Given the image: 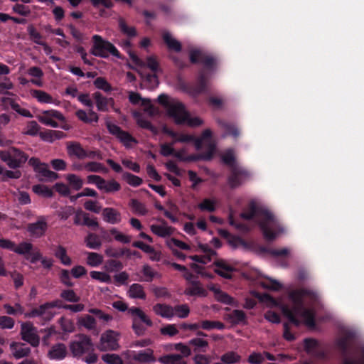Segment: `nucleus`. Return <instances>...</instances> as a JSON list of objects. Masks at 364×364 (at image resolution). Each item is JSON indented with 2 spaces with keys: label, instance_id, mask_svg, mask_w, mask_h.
Wrapping results in <instances>:
<instances>
[{
  "label": "nucleus",
  "instance_id": "nucleus-1",
  "mask_svg": "<svg viewBox=\"0 0 364 364\" xmlns=\"http://www.w3.org/2000/svg\"><path fill=\"white\" fill-rule=\"evenodd\" d=\"M240 217L247 220L257 218L263 237L268 242L276 239L277 236L276 230H282L279 222L274 214L267 209L257 205L254 201L248 204L246 210L241 213Z\"/></svg>",
  "mask_w": 364,
  "mask_h": 364
},
{
  "label": "nucleus",
  "instance_id": "nucleus-2",
  "mask_svg": "<svg viewBox=\"0 0 364 364\" xmlns=\"http://www.w3.org/2000/svg\"><path fill=\"white\" fill-rule=\"evenodd\" d=\"M158 102L166 109L168 116L173 118L177 124L186 123L191 127H196L203 124L200 117H191L184 105L176 99H171L167 95L161 94L158 97Z\"/></svg>",
  "mask_w": 364,
  "mask_h": 364
},
{
  "label": "nucleus",
  "instance_id": "nucleus-3",
  "mask_svg": "<svg viewBox=\"0 0 364 364\" xmlns=\"http://www.w3.org/2000/svg\"><path fill=\"white\" fill-rule=\"evenodd\" d=\"M306 296L314 299L316 294L314 291L307 289L293 290L289 294V298L293 304L292 306L289 307L284 305L282 308L284 316L296 327H299L301 324V321L296 317V314L305 306L304 299Z\"/></svg>",
  "mask_w": 364,
  "mask_h": 364
},
{
  "label": "nucleus",
  "instance_id": "nucleus-4",
  "mask_svg": "<svg viewBox=\"0 0 364 364\" xmlns=\"http://www.w3.org/2000/svg\"><path fill=\"white\" fill-rule=\"evenodd\" d=\"M77 339L71 341L70 350L73 357L82 358L87 364H95L98 360V355L95 353V346L91 338L85 334H78Z\"/></svg>",
  "mask_w": 364,
  "mask_h": 364
},
{
  "label": "nucleus",
  "instance_id": "nucleus-5",
  "mask_svg": "<svg viewBox=\"0 0 364 364\" xmlns=\"http://www.w3.org/2000/svg\"><path fill=\"white\" fill-rule=\"evenodd\" d=\"M355 337V333L351 331H346L343 333L342 337L336 341V346L343 357V364H364V346L359 347V360H356L350 358L349 356V343Z\"/></svg>",
  "mask_w": 364,
  "mask_h": 364
},
{
  "label": "nucleus",
  "instance_id": "nucleus-6",
  "mask_svg": "<svg viewBox=\"0 0 364 364\" xmlns=\"http://www.w3.org/2000/svg\"><path fill=\"white\" fill-rule=\"evenodd\" d=\"M189 60L192 64L200 63L203 66L201 71L209 74L215 72L218 66V58L200 49H191L188 53Z\"/></svg>",
  "mask_w": 364,
  "mask_h": 364
},
{
  "label": "nucleus",
  "instance_id": "nucleus-7",
  "mask_svg": "<svg viewBox=\"0 0 364 364\" xmlns=\"http://www.w3.org/2000/svg\"><path fill=\"white\" fill-rule=\"evenodd\" d=\"M0 159L12 169L21 168L28 159V155L16 147L0 151Z\"/></svg>",
  "mask_w": 364,
  "mask_h": 364
},
{
  "label": "nucleus",
  "instance_id": "nucleus-8",
  "mask_svg": "<svg viewBox=\"0 0 364 364\" xmlns=\"http://www.w3.org/2000/svg\"><path fill=\"white\" fill-rule=\"evenodd\" d=\"M92 42L91 53L93 55L106 58L109 56V54H111L114 57L122 58V55L117 48L110 42L105 41L100 36L94 35Z\"/></svg>",
  "mask_w": 364,
  "mask_h": 364
},
{
  "label": "nucleus",
  "instance_id": "nucleus-9",
  "mask_svg": "<svg viewBox=\"0 0 364 364\" xmlns=\"http://www.w3.org/2000/svg\"><path fill=\"white\" fill-rule=\"evenodd\" d=\"M120 334L113 330H107L102 333L99 348L102 351L117 350L119 348Z\"/></svg>",
  "mask_w": 364,
  "mask_h": 364
},
{
  "label": "nucleus",
  "instance_id": "nucleus-10",
  "mask_svg": "<svg viewBox=\"0 0 364 364\" xmlns=\"http://www.w3.org/2000/svg\"><path fill=\"white\" fill-rule=\"evenodd\" d=\"M208 74L203 71H200L195 84H185L183 90L191 95L196 97L207 90Z\"/></svg>",
  "mask_w": 364,
  "mask_h": 364
},
{
  "label": "nucleus",
  "instance_id": "nucleus-11",
  "mask_svg": "<svg viewBox=\"0 0 364 364\" xmlns=\"http://www.w3.org/2000/svg\"><path fill=\"white\" fill-rule=\"evenodd\" d=\"M250 178V173L240 167H232L228 178V183L232 189L243 184Z\"/></svg>",
  "mask_w": 364,
  "mask_h": 364
},
{
  "label": "nucleus",
  "instance_id": "nucleus-12",
  "mask_svg": "<svg viewBox=\"0 0 364 364\" xmlns=\"http://www.w3.org/2000/svg\"><path fill=\"white\" fill-rule=\"evenodd\" d=\"M60 301L59 300L46 302L40 305L38 308H34L31 311L25 313V317L34 318L45 316L44 319L46 321H50L53 318V314L51 312L48 311V310L55 307H60Z\"/></svg>",
  "mask_w": 364,
  "mask_h": 364
},
{
  "label": "nucleus",
  "instance_id": "nucleus-13",
  "mask_svg": "<svg viewBox=\"0 0 364 364\" xmlns=\"http://www.w3.org/2000/svg\"><path fill=\"white\" fill-rule=\"evenodd\" d=\"M21 338L31 344L33 347H37L40 343V338L37 334L36 328L31 322L23 323L21 326Z\"/></svg>",
  "mask_w": 364,
  "mask_h": 364
},
{
  "label": "nucleus",
  "instance_id": "nucleus-14",
  "mask_svg": "<svg viewBox=\"0 0 364 364\" xmlns=\"http://www.w3.org/2000/svg\"><path fill=\"white\" fill-rule=\"evenodd\" d=\"M107 128L109 132L115 136L126 147H129L131 143H137V140L134 136L115 124L107 122Z\"/></svg>",
  "mask_w": 364,
  "mask_h": 364
},
{
  "label": "nucleus",
  "instance_id": "nucleus-15",
  "mask_svg": "<svg viewBox=\"0 0 364 364\" xmlns=\"http://www.w3.org/2000/svg\"><path fill=\"white\" fill-rule=\"evenodd\" d=\"M55 119L63 120L64 117L60 112L54 109L44 111L38 117L42 124L56 128L58 127V123L55 121Z\"/></svg>",
  "mask_w": 364,
  "mask_h": 364
},
{
  "label": "nucleus",
  "instance_id": "nucleus-16",
  "mask_svg": "<svg viewBox=\"0 0 364 364\" xmlns=\"http://www.w3.org/2000/svg\"><path fill=\"white\" fill-rule=\"evenodd\" d=\"M213 264L216 267L214 272L218 275L227 279L232 278V272L235 271V268L228 264L225 260H215Z\"/></svg>",
  "mask_w": 364,
  "mask_h": 364
},
{
  "label": "nucleus",
  "instance_id": "nucleus-17",
  "mask_svg": "<svg viewBox=\"0 0 364 364\" xmlns=\"http://www.w3.org/2000/svg\"><path fill=\"white\" fill-rule=\"evenodd\" d=\"M162 225H151L150 228L151 232L156 235L161 237H166L173 235L175 228L167 225V222L161 219L160 220Z\"/></svg>",
  "mask_w": 364,
  "mask_h": 364
},
{
  "label": "nucleus",
  "instance_id": "nucleus-18",
  "mask_svg": "<svg viewBox=\"0 0 364 364\" xmlns=\"http://www.w3.org/2000/svg\"><path fill=\"white\" fill-rule=\"evenodd\" d=\"M67 354L66 346L64 343H58L50 348L48 353V357L50 360H60L64 359Z\"/></svg>",
  "mask_w": 364,
  "mask_h": 364
},
{
  "label": "nucleus",
  "instance_id": "nucleus-19",
  "mask_svg": "<svg viewBox=\"0 0 364 364\" xmlns=\"http://www.w3.org/2000/svg\"><path fill=\"white\" fill-rule=\"evenodd\" d=\"M92 97L95 100L97 110L100 112H107L109 105L114 104V100L112 97L107 98L100 92H95L92 94Z\"/></svg>",
  "mask_w": 364,
  "mask_h": 364
},
{
  "label": "nucleus",
  "instance_id": "nucleus-20",
  "mask_svg": "<svg viewBox=\"0 0 364 364\" xmlns=\"http://www.w3.org/2000/svg\"><path fill=\"white\" fill-rule=\"evenodd\" d=\"M48 228L47 223L45 220H38L36 223H30L28 225V231L34 237H42Z\"/></svg>",
  "mask_w": 364,
  "mask_h": 364
},
{
  "label": "nucleus",
  "instance_id": "nucleus-21",
  "mask_svg": "<svg viewBox=\"0 0 364 364\" xmlns=\"http://www.w3.org/2000/svg\"><path fill=\"white\" fill-rule=\"evenodd\" d=\"M67 152L70 156H75L79 159L86 158V150L77 141H68L67 143Z\"/></svg>",
  "mask_w": 364,
  "mask_h": 364
},
{
  "label": "nucleus",
  "instance_id": "nucleus-22",
  "mask_svg": "<svg viewBox=\"0 0 364 364\" xmlns=\"http://www.w3.org/2000/svg\"><path fill=\"white\" fill-rule=\"evenodd\" d=\"M154 312L163 318H171L174 316L173 308L166 304H156L153 306Z\"/></svg>",
  "mask_w": 364,
  "mask_h": 364
},
{
  "label": "nucleus",
  "instance_id": "nucleus-23",
  "mask_svg": "<svg viewBox=\"0 0 364 364\" xmlns=\"http://www.w3.org/2000/svg\"><path fill=\"white\" fill-rule=\"evenodd\" d=\"M215 145L210 144L208 150L205 153L190 154L185 158L186 161H210L213 156Z\"/></svg>",
  "mask_w": 364,
  "mask_h": 364
},
{
  "label": "nucleus",
  "instance_id": "nucleus-24",
  "mask_svg": "<svg viewBox=\"0 0 364 364\" xmlns=\"http://www.w3.org/2000/svg\"><path fill=\"white\" fill-rule=\"evenodd\" d=\"M10 347L13 351L14 356L16 359L28 356L31 353V348L24 343L13 342Z\"/></svg>",
  "mask_w": 364,
  "mask_h": 364
},
{
  "label": "nucleus",
  "instance_id": "nucleus-25",
  "mask_svg": "<svg viewBox=\"0 0 364 364\" xmlns=\"http://www.w3.org/2000/svg\"><path fill=\"white\" fill-rule=\"evenodd\" d=\"M300 316L304 318V323L310 328H314L316 326L315 314L312 309H307L305 306L301 309L296 316Z\"/></svg>",
  "mask_w": 364,
  "mask_h": 364
},
{
  "label": "nucleus",
  "instance_id": "nucleus-26",
  "mask_svg": "<svg viewBox=\"0 0 364 364\" xmlns=\"http://www.w3.org/2000/svg\"><path fill=\"white\" fill-rule=\"evenodd\" d=\"M41 139L45 141L53 142L56 139H63L66 136V134L59 130L48 129L45 132L39 133Z\"/></svg>",
  "mask_w": 364,
  "mask_h": 364
},
{
  "label": "nucleus",
  "instance_id": "nucleus-27",
  "mask_svg": "<svg viewBox=\"0 0 364 364\" xmlns=\"http://www.w3.org/2000/svg\"><path fill=\"white\" fill-rule=\"evenodd\" d=\"M162 38L165 44L166 45L167 48L171 50H173L175 52H181L182 50V45L181 43L177 41L176 39L173 38L171 33L168 31H165L162 34Z\"/></svg>",
  "mask_w": 364,
  "mask_h": 364
},
{
  "label": "nucleus",
  "instance_id": "nucleus-28",
  "mask_svg": "<svg viewBox=\"0 0 364 364\" xmlns=\"http://www.w3.org/2000/svg\"><path fill=\"white\" fill-rule=\"evenodd\" d=\"M217 123L218 125L223 128L225 133L223 135V137H225L227 136H232L234 138H237L240 135V131L237 127L234 124L227 122L223 119H217Z\"/></svg>",
  "mask_w": 364,
  "mask_h": 364
},
{
  "label": "nucleus",
  "instance_id": "nucleus-29",
  "mask_svg": "<svg viewBox=\"0 0 364 364\" xmlns=\"http://www.w3.org/2000/svg\"><path fill=\"white\" fill-rule=\"evenodd\" d=\"M102 215L104 220L110 224H117L121 220V215L119 212L112 208H104Z\"/></svg>",
  "mask_w": 364,
  "mask_h": 364
},
{
  "label": "nucleus",
  "instance_id": "nucleus-30",
  "mask_svg": "<svg viewBox=\"0 0 364 364\" xmlns=\"http://www.w3.org/2000/svg\"><path fill=\"white\" fill-rule=\"evenodd\" d=\"M184 294L188 296H206L207 291L201 287L199 281H191V287L186 288Z\"/></svg>",
  "mask_w": 364,
  "mask_h": 364
},
{
  "label": "nucleus",
  "instance_id": "nucleus-31",
  "mask_svg": "<svg viewBox=\"0 0 364 364\" xmlns=\"http://www.w3.org/2000/svg\"><path fill=\"white\" fill-rule=\"evenodd\" d=\"M133 358L141 363H151L156 360L153 350L149 348L134 353Z\"/></svg>",
  "mask_w": 364,
  "mask_h": 364
},
{
  "label": "nucleus",
  "instance_id": "nucleus-32",
  "mask_svg": "<svg viewBox=\"0 0 364 364\" xmlns=\"http://www.w3.org/2000/svg\"><path fill=\"white\" fill-rule=\"evenodd\" d=\"M105 252L107 257L113 258H119L124 255H126L127 257H131V251L128 248H115L109 246L106 248Z\"/></svg>",
  "mask_w": 364,
  "mask_h": 364
},
{
  "label": "nucleus",
  "instance_id": "nucleus-33",
  "mask_svg": "<svg viewBox=\"0 0 364 364\" xmlns=\"http://www.w3.org/2000/svg\"><path fill=\"white\" fill-rule=\"evenodd\" d=\"M54 255L63 265L70 266L72 264V259L68 255L66 248L60 245L55 247Z\"/></svg>",
  "mask_w": 364,
  "mask_h": 364
},
{
  "label": "nucleus",
  "instance_id": "nucleus-34",
  "mask_svg": "<svg viewBox=\"0 0 364 364\" xmlns=\"http://www.w3.org/2000/svg\"><path fill=\"white\" fill-rule=\"evenodd\" d=\"M129 313L131 314L134 318H137L139 322H142L148 326L153 325L152 321L144 314V312L139 308L132 307L129 309Z\"/></svg>",
  "mask_w": 364,
  "mask_h": 364
},
{
  "label": "nucleus",
  "instance_id": "nucleus-35",
  "mask_svg": "<svg viewBox=\"0 0 364 364\" xmlns=\"http://www.w3.org/2000/svg\"><path fill=\"white\" fill-rule=\"evenodd\" d=\"M118 26L120 32L129 38H134L137 36L135 27L129 26L123 18L118 19Z\"/></svg>",
  "mask_w": 364,
  "mask_h": 364
},
{
  "label": "nucleus",
  "instance_id": "nucleus-36",
  "mask_svg": "<svg viewBox=\"0 0 364 364\" xmlns=\"http://www.w3.org/2000/svg\"><path fill=\"white\" fill-rule=\"evenodd\" d=\"M129 296L134 299H145L146 294L144 292L142 285L139 284H133L130 286L129 289Z\"/></svg>",
  "mask_w": 364,
  "mask_h": 364
},
{
  "label": "nucleus",
  "instance_id": "nucleus-37",
  "mask_svg": "<svg viewBox=\"0 0 364 364\" xmlns=\"http://www.w3.org/2000/svg\"><path fill=\"white\" fill-rule=\"evenodd\" d=\"M86 246L90 249L98 250L102 245L98 235L95 233H89L85 239Z\"/></svg>",
  "mask_w": 364,
  "mask_h": 364
},
{
  "label": "nucleus",
  "instance_id": "nucleus-38",
  "mask_svg": "<svg viewBox=\"0 0 364 364\" xmlns=\"http://www.w3.org/2000/svg\"><path fill=\"white\" fill-rule=\"evenodd\" d=\"M121 189V185L115 180L106 181L105 179V183L102 185L100 191H104L106 193H110L119 191Z\"/></svg>",
  "mask_w": 364,
  "mask_h": 364
},
{
  "label": "nucleus",
  "instance_id": "nucleus-39",
  "mask_svg": "<svg viewBox=\"0 0 364 364\" xmlns=\"http://www.w3.org/2000/svg\"><path fill=\"white\" fill-rule=\"evenodd\" d=\"M33 245L30 242H22L19 243L18 246L16 245L14 252L18 255H24L25 258L28 259V255H30V252L33 250Z\"/></svg>",
  "mask_w": 364,
  "mask_h": 364
},
{
  "label": "nucleus",
  "instance_id": "nucleus-40",
  "mask_svg": "<svg viewBox=\"0 0 364 364\" xmlns=\"http://www.w3.org/2000/svg\"><path fill=\"white\" fill-rule=\"evenodd\" d=\"M188 344L194 346L195 352L201 351L205 353V348L208 346V342L200 338H195L189 341Z\"/></svg>",
  "mask_w": 364,
  "mask_h": 364
},
{
  "label": "nucleus",
  "instance_id": "nucleus-41",
  "mask_svg": "<svg viewBox=\"0 0 364 364\" xmlns=\"http://www.w3.org/2000/svg\"><path fill=\"white\" fill-rule=\"evenodd\" d=\"M229 318L235 324L245 323L247 319L245 313L242 310L235 309L229 315Z\"/></svg>",
  "mask_w": 364,
  "mask_h": 364
},
{
  "label": "nucleus",
  "instance_id": "nucleus-42",
  "mask_svg": "<svg viewBox=\"0 0 364 364\" xmlns=\"http://www.w3.org/2000/svg\"><path fill=\"white\" fill-rule=\"evenodd\" d=\"M122 178L131 186L138 187L143 183L142 178L129 172H124Z\"/></svg>",
  "mask_w": 364,
  "mask_h": 364
},
{
  "label": "nucleus",
  "instance_id": "nucleus-43",
  "mask_svg": "<svg viewBox=\"0 0 364 364\" xmlns=\"http://www.w3.org/2000/svg\"><path fill=\"white\" fill-rule=\"evenodd\" d=\"M220 360L225 364H234L240 363L241 357L234 351H229L223 354L221 356Z\"/></svg>",
  "mask_w": 364,
  "mask_h": 364
},
{
  "label": "nucleus",
  "instance_id": "nucleus-44",
  "mask_svg": "<svg viewBox=\"0 0 364 364\" xmlns=\"http://www.w3.org/2000/svg\"><path fill=\"white\" fill-rule=\"evenodd\" d=\"M32 96L37 99L41 103H52L53 97L47 92L41 90H34L32 91Z\"/></svg>",
  "mask_w": 364,
  "mask_h": 364
},
{
  "label": "nucleus",
  "instance_id": "nucleus-45",
  "mask_svg": "<svg viewBox=\"0 0 364 364\" xmlns=\"http://www.w3.org/2000/svg\"><path fill=\"white\" fill-rule=\"evenodd\" d=\"M160 361L164 364H186L182 360V356L179 354H170L161 358Z\"/></svg>",
  "mask_w": 364,
  "mask_h": 364
},
{
  "label": "nucleus",
  "instance_id": "nucleus-46",
  "mask_svg": "<svg viewBox=\"0 0 364 364\" xmlns=\"http://www.w3.org/2000/svg\"><path fill=\"white\" fill-rule=\"evenodd\" d=\"M33 191L37 194L46 198H51L53 195V191L46 186L38 184L32 187Z\"/></svg>",
  "mask_w": 364,
  "mask_h": 364
},
{
  "label": "nucleus",
  "instance_id": "nucleus-47",
  "mask_svg": "<svg viewBox=\"0 0 364 364\" xmlns=\"http://www.w3.org/2000/svg\"><path fill=\"white\" fill-rule=\"evenodd\" d=\"M261 251L262 252L269 254L274 257H284V256H287L289 254V250L286 247L280 249V250H277V249H272V248L263 247L261 248Z\"/></svg>",
  "mask_w": 364,
  "mask_h": 364
},
{
  "label": "nucleus",
  "instance_id": "nucleus-48",
  "mask_svg": "<svg viewBox=\"0 0 364 364\" xmlns=\"http://www.w3.org/2000/svg\"><path fill=\"white\" fill-rule=\"evenodd\" d=\"M103 262V257L96 252H87V264L90 267H98Z\"/></svg>",
  "mask_w": 364,
  "mask_h": 364
},
{
  "label": "nucleus",
  "instance_id": "nucleus-49",
  "mask_svg": "<svg viewBox=\"0 0 364 364\" xmlns=\"http://www.w3.org/2000/svg\"><path fill=\"white\" fill-rule=\"evenodd\" d=\"M93 84L96 88L102 90L105 92H109L112 90L111 85L105 77H97L94 80Z\"/></svg>",
  "mask_w": 364,
  "mask_h": 364
},
{
  "label": "nucleus",
  "instance_id": "nucleus-50",
  "mask_svg": "<svg viewBox=\"0 0 364 364\" xmlns=\"http://www.w3.org/2000/svg\"><path fill=\"white\" fill-rule=\"evenodd\" d=\"M28 33L29 34L30 38L36 44L41 46H46V44L41 41L42 36L41 34L37 31V30L34 28L33 25H30L27 28Z\"/></svg>",
  "mask_w": 364,
  "mask_h": 364
},
{
  "label": "nucleus",
  "instance_id": "nucleus-51",
  "mask_svg": "<svg viewBox=\"0 0 364 364\" xmlns=\"http://www.w3.org/2000/svg\"><path fill=\"white\" fill-rule=\"evenodd\" d=\"M85 168L90 172H107V168H105L102 164L96 161H90L87 163L85 165Z\"/></svg>",
  "mask_w": 364,
  "mask_h": 364
},
{
  "label": "nucleus",
  "instance_id": "nucleus-52",
  "mask_svg": "<svg viewBox=\"0 0 364 364\" xmlns=\"http://www.w3.org/2000/svg\"><path fill=\"white\" fill-rule=\"evenodd\" d=\"M92 6L100 9V15L102 16L104 12L102 9H110L113 6V4L110 0H89Z\"/></svg>",
  "mask_w": 364,
  "mask_h": 364
},
{
  "label": "nucleus",
  "instance_id": "nucleus-53",
  "mask_svg": "<svg viewBox=\"0 0 364 364\" xmlns=\"http://www.w3.org/2000/svg\"><path fill=\"white\" fill-rule=\"evenodd\" d=\"M200 326L204 330L217 328L222 330L225 328L224 323L220 321L204 320L200 322Z\"/></svg>",
  "mask_w": 364,
  "mask_h": 364
},
{
  "label": "nucleus",
  "instance_id": "nucleus-54",
  "mask_svg": "<svg viewBox=\"0 0 364 364\" xmlns=\"http://www.w3.org/2000/svg\"><path fill=\"white\" fill-rule=\"evenodd\" d=\"M66 179L70 186L76 191L80 190L83 185V181L75 174H68Z\"/></svg>",
  "mask_w": 364,
  "mask_h": 364
},
{
  "label": "nucleus",
  "instance_id": "nucleus-55",
  "mask_svg": "<svg viewBox=\"0 0 364 364\" xmlns=\"http://www.w3.org/2000/svg\"><path fill=\"white\" fill-rule=\"evenodd\" d=\"M201 211L214 212L216 209V203L215 200L205 198L198 205Z\"/></svg>",
  "mask_w": 364,
  "mask_h": 364
},
{
  "label": "nucleus",
  "instance_id": "nucleus-56",
  "mask_svg": "<svg viewBox=\"0 0 364 364\" xmlns=\"http://www.w3.org/2000/svg\"><path fill=\"white\" fill-rule=\"evenodd\" d=\"M60 296L63 299L69 302L75 303L80 301V297L72 289L63 290Z\"/></svg>",
  "mask_w": 364,
  "mask_h": 364
},
{
  "label": "nucleus",
  "instance_id": "nucleus-57",
  "mask_svg": "<svg viewBox=\"0 0 364 364\" xmlns=\"http://www.w3.org/2000/svg\"><path fill=\"white\" fill-rule=\"evenodd\" d=\"M105 267L109 272H118L124 268V265L122 262L114 259L107 260Z\"/></svg>",
  "mask_w": 364,
  "mask_h": 364
},
{
  "label": "nucleus",
  "instance_id": "nucleus-58",
  "mask_svg": "<svg viewBox=\"0 0 364 364\" xmlns=\"http://www.w3.org/2000/svg\"><path fill=\"white\" fill-rule=\"evenodd\" d=\"M90 277L93 279H96L107 284H111L112 282L111 277L105 272L92 271L90 272Z\"/></svg>",
  "mask_w": 364,
  "mask_h": 364
},
{
  "label": "nucleus",
  "instance_id": "nucleus-59",
  "mask_svg": "<svg viewBox=\"0 0 364 364\" xmlns=\"http://www.w3.org/2000/svg\"><path fill=\"white\" fill-rule=\"evenodd\" d=\"M173 308L174 309V315L179 318H185L189 315L190 309L188 304L176 305Z\"/></svg>",
  "mask_w": 364,
  "mask_h": 364
},
{
  "label": "nucleus",
  "instance_id": "nucleus-60",
  "mask_svg": "<svg viewBox=\"0 0 364 364\" xmlns=\"http://www.w3.org/2000/svg\"><path fill=\"white\" fill-rule=\"evenodd\" d=\"M222 161L223 162L230 166L231 168L232 167H236L235 166V154H234V151L232 149H228L227 150L223 155H222Z\"/></svg>",
  "mask_w": 364,
  "mask_h": 364
},
{
  "label": "nucleus",
  "instance_id": "nucleus-61",
  "mask_svg": "<svg viewBox=\"0 0 364 364\" xmlns=\"http://www.w3.org/2000/svg\"><path fill=\"white\" fill-rule=\"evenodd\" d=\"M89 313L95 315L98 319L103 322L107 323L112 320V316L104 313L102 310L96 308H92L89 309Z\"/></svg>",
  "mask_w": 364,
  "mask_h": 364
},
{
  "label": "nucleus",
  "instance_id": "nucleus-62",
  "mask_svg": "<svg viewBox=\"0 0 364 364\" xmlns=\"http://www.w3.org/2000/svg\"><path fill=\"white\" fill-rule=\"evenodd\" d=\"M102 360L107 364H123L122 358L117 354H104L102 356Z\"/></svg>",
  "mask_w": 364,
  "mask_h": 364
},
{
  "label": "nucleus",
  "instance_id": "nucleus-63",
  "mask_svg": "<svg viewBox=\"0 0 364 364\" xmlns=\"http://www.w3.org/2000/svg\"><path fill=\"white\" fill-rule=\"evenodd\" d=\"M110 233L114 236V239L123 244H128L131 242V237L119 232L115 228L110 229Z\"/></svg>",
  "mask_w": 364,
  "mask_h": 364
},
{
  "label": "nucleus",
  "instance_id": "nucleus-64",
  "mask_svg": "<svg viewBox=\"0 0 364 364\" xmlns=\"http://www.w3.org/2000/svg\"><path fill=\"white\" fill-rule=\"evenodd\" d=\"M130 205L134 211L136 212V213L141 215H145L147 213V210L146 208L145 205L139 202L138 200L132 199L131 200Z\"/></svg>",
  "mask_w": 364,
  "mask_h": 364
}]
</instances>
